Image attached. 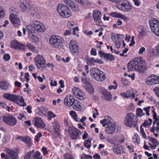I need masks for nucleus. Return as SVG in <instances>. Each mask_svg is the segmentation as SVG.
<instances>
[{"label": "nucleus", "mask_w": 159, "mask_h": 159, "mask_svg": "<svg viewBox=\"0 0 159 159\" xmlns=\"http://www.w3.org/2000/svg\"><path fill=\"white\" fill-rule=\"evenodd\" d=\"M26 29L28 33L29 37L32 40L36 37L34 33L37 32H43L45 30V28L43 24L40 22L34 20L30 24L26 26Z\"/></svg>", "instance_id": "obj_1"}, {"label": "nucleus", "mask_w": 159, "mask_h": 159, "mask_svg": "<svg viewBox=\"0 0 159 159\" xmlns=\"http://www.w3.org/2000/svg\"><path fill=\"white\" fill-rule=\"evenodd\" d=\"M144 61L142 58L135 59L130 61L128 64V71L136 70L139 73H143L146 70Z\"/></svg>", "instance_id": "obj_2"}, {"label": "nucleus", "mask_w": 159, "mask_h": 159, "mask_svg": "<svg viewBox=\"0 0 159 159\" xmlns=\"http://www.w3.org/2000/svg\"><path fill=\"white\" fill-rule=\"evenodd\" d=\"M101 124H102L103 127L107 125L106 129V132L109 134H113L115 131L116 124L115 123L112 119L109 116H106L104 119L100 121Z\"/></svg>", "instance_id": "obj_3"}, {"label": "nucleus", "mask_w": 159, "mask_h": 159, "mask_svg": "<svg viewBox=\"0 0 159 159\" xmlns=\"http://www.w3.org/2000/svg\"><path fill=\"white\" fill-rule=\"evenodd\" d=\"M138 123V118L133 113H127L125 117L124 124L126 126L131 128L136 127Z\"/></svg>", "instance_id": "obj_4"}, {"label": "nucleus", "mask_w": 159, "mask_h": 159, "mask_svg": "<svg viewBox=\"0 0 159 159\" xmlns=\"http://www.w3.org/2000/svg\"><path fill=\"white\" fill-rule=\"evenodd\" d=\"M64 40L60 36L53 35L49 38V42L51 45L56 48H61L63 46Z\"/></svg>", "instance_id": "obj_5"}, {"label": "nucleus", "mask_w": 159, "mask_h": 159, "mask_svg": "<svg viewBox=\"0 0 159 159\" xmlns=\"http://www.w3.org/2000/svg\"><path fill=\"white\" fill-rule=\"evenodd\" d=\"M57 11L59 15L63 18H68L71 16L70 11L68 7L64 4H59L57 7Z\"/></svg>", "instance_id": "obj_6"}, {"label": "nucleus", "mask_w": 159, "mask_h": 159, "mask_svg": "<svg viewBox=\"0 0 159 159\" xmlns=\"http://www.w3.org/2000/svg\"><path fill=\"white\" fill-rule=\"evenodd\" d=\"M152 112L153 114V117L154 120L153 123V127L150 129V131L153 132L155 136L157 137L158 136L157 133L159 132V116H157L154 110H152Z\"/></svg>", "instance_id": "obj_7"}, {"label": "nucleus", "mask_w": 159, "mask_h": 159, "mask_svg": "<svg viewBox=\"0 0 159 159\" xmlns=\"http://www.w3.org/2000/svg\"><path fill=\"white\" fill-rule=\"evenodd\" d=\"M34 62L37 68L40 70H43L46 67V63L44 57L41 55L36 56L34 59Z\"/></svg>", "instance_id": "obj_8"}, {"label": "nucleus", "mask_w": 159, "mask_h": 159, "mask_svg": "<svg viewBox=\"0 0 159 159\" xmlns=\"http://www.w3.org/2000/svg\"><path fill=\"white\" fill-rule=\"evenodd\" d=\"M117 5V7L120 10L124 12L128 11L132 9V6L129 2L126 0H122Z\"/></svg>", "instance_id": "obj_9"}, {"label": "nucleus", "mask_w": 159, "mask_h": 159, "mask_svg": "<svg viewBox=\"0 0 159 159\" xmlns=\"http://www.w3.org/2000/svg\"><path fill=\"white\" fill-rule=\"evenodd\" d=\"M2 120L5 123L10 126H14L17 123L16 118L12 115H5L3 116Z\"/></svg>", "instance_id": "obj_10"}, {"label": "nucleus", "mask_w": 159, "mask_h": 159, "mask_svg": "<svg viewBox=\"0 0 159 159\" xmlns=\"http://www.w3.org/2000/svg\"><path fill=\"white\" fill-rule=\"evenodd\" d=\"M149 25L152 31L156 35L159 36V20L152 19L149 21Z\"/></svg>", "instance_id": "obj_11"}, {"label": "nucleus", "mask_w": 159, "mask_h": 159, "mask_svg": "<svg viewBox=\"0 0 159 159\" xmlns=\"http://www.w3.org/2000/svg\"><path fill=\"white\" fill-rule=\"evenodd\" d=\"M124 37L123 35L118 34H113L111 36V39L115 43V47L119 49L120 48Z\"/></svg>", "instance_id": "obj_12"}, {"label": "nucleus", "mask_w": 159, "mask_h": 159, "mask_svg": "<svg viewBox=\"0 0 159 159\" xmlns=\"http://www.w3.org/2000/svg\"><path fill=\"white\" fill-rule=\"evenodd\" d=\"M146 83L148 85H154L159 84V77L152 75L148 76L145 80Z\"/></svg>", "instance_id": "obj_13"}, {"label": "nucleus", "mask_w": 159, "mask_h": 159, "mask_svg": "<svg viewBox=\"0 0 159 159\" xmlns=\"http://www.w3.org/2000/svg\"><path fill=\"white\" fill-rule=\"evenodd\" d=\"M52 127L54 131V136L55 138H62V136L60 134V125L56 120L52 123Z\"/></svg>", "instance_id": "obj_14"}, {"label": "nucleus", "mask_w": 159, "mask_h": 159, "mask_svg": "<svg viewBox=\"0 0 159 159\" xmlns=\"http://www.w3.org/2000/svg\"><path fill=\"white\" fill-rule=\"evenodd\" d=\"M72 92L76 98L80 100H82L86 98L84 93L78 88L74 87L72 89Z\"/></svg>", "instance_id": "obj_15"}, {"label": "nucleus", "mask_w": 159, "mask_h": 159, "mask_svg": "<svg viewBox=\"0 0 159 159\" xmlns=\"http://www.w3.org/2000/svg\"><path fill=\"white\" fill-rule=\"evenodd\" d=\"M65 131L69 133V135L72 139H76L79 133V131L77 129L73 127H69L68 129L66 128Z\"/></svg>", "instance_id": "obj_16"}, {"label": "nucleus", "mask_w": 159, "mask_h": 159, "mask_svg": "<svg viewBox=\"0 0 159 159\" xmlns=\"http://www.w3.org/2000/svg\"><path fill=\"white\" fill-rule=\"evenodd\" d=\"M4 151L9 155H5L4 157L5 159H9L10 157L11 159H18L17 154L14 151L8 148H5Z\"/></svg>", "instance_id": "obj_17"}, {"label": "nucleus", "mask_w": 159, "mask_h": 159, "mask_svg": "<svg viewBox=\"0 0 159 159\" xmlns=\"http://www.w3.org/2000/svg\"><path fill=\"white\" fill-rule=\"evenodd\" d=\"M101 16V13L100 11L97 10H95L93 11V16L94 21L97 25H99L102 22Z\"/></svg>", "instance_id": "obj_18"}, {"label": "nucleus", "mask_w": 159, "mask_h": 159, "mask_svg": "<svg viewBox=\"0 0 159 159\" xmlns=\"http://www.w3.org/2000/svg\"><path fill=\"white\" fill-rule=\"evenodd\" d=\"M69 48L71 52L73 53L79 52V46L77 44L75 40H71L69 43Z\"/></svg>", "instance_id": "obj_19"}, {"label": "nucleus", "mask_w": 159, "mask_h": 159, "mask_svg": "<svg viewBox=\"0 0 159 159\" xmlns=\"http://www.w3.org/2000/svg\"><path fill=\"white\" fill-rule=\"evenodd\" d=\"M10 19L15 27H17L20 25V20L16 15L13 14H11L10 16Z\"/></svg>", "instance_id": "obj_20"}, {"label": "nucleus", "mask_w": 159, "mask_h": 159, "mask_svg": "<svg viewBox=\"0 0 159 159\" xmlns=\"http://www.w3.org/2000/svg\"><path fill=\"white\" fill-rule=\"evenodd\" d=\"M18 96V95L10 93H4L3 95V97L15 103L17 102Z\"/></svg>", "instance_id": "obj_21"}, {"label": "nucleus", "mask_w": 159, "mask_h": 159, "mask_svg": "<svg viewBox=\"0 0 159 159\" xmlns=\"http://www.w3.org/2000/svg\"><path fill=\"white\" fill-rule=\"evenodd\" d=\"M11 46L15 49H20L25 50L26 48L25 45L21 44L16 40H13L11 42Z\"/></svg>", "instance_id": "obj_22"}, {"label": "nucleus", "mask_w": 159, "mask_h": 159, "mask_svg": "<svg viewBox=\"0 0 159 159\" xmlns=\"http://www.w3.org/2000/svg\"><path fill=\"white\" fill-rule=\"evenodd\" d=\"M101 96L103 99L107 101L111 100L112 97L111 93L105 89H102L101 92Z\"/></svg>", "instance_id": "obj_23"}, {"label": "nucleus", "mask_w": 159, "mask_h": 159, "mask_svg": "<svg viewBox=\"0 0 159 159\" xmlns=\"http://www.w3.org/2000/svg\"><path fill=\"white\" fill-rule=\"evenodd\" d=\"M98 52L101 57L105 59L107 61H112L114 60V56L110 54L106 53L102 51H99Z\"/></svg>", "instance_id": "obj_24"}, {"label": "nucleus", "mask_w": 159, "mask_h": 159, "mask_svg": "<svg viewBox=\"0 0 159 159\" xmlns=\"http://www.w3.org/2000/svg\"><path fill=\"white\" fill-rule=\"evenodd\" d=\"M64 3L67 6L69 7L71 10L74 11L78 10V6L71 0H65Z\"/></svg>", "instance_id": "obj_25"}, {"label": "nucleus", "mask_w": 159, "mask_h": 159, "mask_svg": "<svg viewBox=\"0 0 159 159\" xmlns=\"http://www.w3.org/2000/svg\"><path fill=\"white\" fill-rule=\"evenodd\" d=\"M75 100V99L72 96L67 95L64 99V103L66 106L70 107L72 106Z\"/></svg>", "instance_id": "obj_26"}, {"label": "nucleus", "mask_w": 159, "mask_h": 159, "mask_svg": "<svg viewBox=\"0 0 159 159\" xmlns=\"http://www.w3.org/2000/svg\"><path fill=\"white\" fill-rule=\"evenodd\" d=\"M31 7L30 4L26 1L21 2L20 5V7L23 11H26L30 10Z\"/></svg>", "instance_id": "obj_27"}, {"label": "nucleus", "mask_w": 159, "mask_h": 159, "mask_svg": "<svg viewBox=\"0 0 159 159\" xmlns=\"http://www.w3.org/2000/svg\"><path fill=\"white\" fill-rule=\"evenodd\" d=\"M34 125L38 128H43L45 126V124L42 120L41 118H36Z\"/></svg>", "instance_id": "obj_28"}, {"label": "nucleus", "mask_w": 159, "mask_h": 159, "mask_svg": "<svg viewBox=\"0 0 159 159\" xmlns=\"http://www.w3.org/2000/svg\"><path fill=\"white\" fill-rule=\"evenodd\" d=\"M100 72H101V70L97 68H92L90 70V74L92 77L94 79Z\"/></svg>", "instance_id": "obj_29"}, {"label": "nucleus", "mask_w": 159, "mask_h": 159, "mask_svg": "<svg viewBox=\"0 0 159 159\" xmlns=\"http://www.w3.org/2000/svg\"><path fill=\"white\" fill-rule=\"evenodd\" d=\"M106 78L105 74L101 71V72H100L99 74L97 75L95 80L98 82H103Z\"/></svg>", "instance_id": "obj_30"}, {"label": "nucleus", "mask_w": 159, "mask_h": 159, "mask_svg": "<svg viewBox=\"0 0 159 159\" xmlns=\"http://www.w3.org/2000/svg\"><path fill=\"white\" fill-rule=\"evenodd\" d=\"M0 87L3 90H7L11 86L7 82L4 81L0 82Z\"/></svg>", "instance_id": "obj_31"}, {"label": "nucleus", "mask_w": 159, "mask_h": 159, "mask_svg": "<svg viewBox=\"0 0 159 159\" xmlns=\"http://www.w3.org/2000/svg\"><path fill=\"white\" fill-rule=\"evenodd\" d=\"M138 31L139 32V36L141 37L145 36L147 34V30L145 27L143 26H140L138 28Z\"/></svg>", "instance_id": "obj_32"}, {"label": "nucleus", "mask_w": 159, "mask_h": 159, "mask_svg": "<svg viewBox=\"0 0 159 159\" xmlns=\"http://www.w3.org/2000/svg\"><path fill=\"white\" fill-rule=\"evenodd\" d=\"M148 144L151 149H154L159 144V142L157 141V140H150L148 142Z\"/></svg>", "instance_id": "obj_33"}, {"label": "nucleus", "mask_w": 159, "mask_h": 159, "mask_svg": "<svg viewBox=\"0 0 159 159\" xmlns=\"http://www.w3.org/2000/svg\"><path fill=\"white\" fill-rule=\"evenodd\" d=\"M72 106L74 109L77 111L80 110L82 108L80 102L76 99H75Z\"/></svg>", "instance_id": "obj_34"}, {"label": "nucleus", "mask_w": 159, "mask_h": 159, "mask_svg": "<svg viewBox=\"0 0 159 159\" xmlns=\"http://www.w3.org/2000/svg\"><path fill=\"white\" fill-rule=\"evenodd\" d=\"M15 103L22 107L25 106L26 105V104L25 102L24 99L22 97L20 96L19 95L18 97L17 102H16Z\"/></svg>", "instance_id": "obj_35"}, {"label": "nucleus", "mask_w": 159, "mask_h": 159, "mask_svg": "<svg viewBox=\"0 0 159 159\" xmlns=\"http://www.w3.org/2000/svg\"><path fill=\"white\" fill-rule=\"evenodd\" d=\"M85 90L89 93H91L93 92V89L92 85L89 83H87L84 86Z\"/></svg>", "instance_id": "obj_36"}, {"label": "nucleus", "mask_w": 159, "mask_h": 159, "mask_svg": "<svg viewBox=\"0 0 159 159\" xmlns=\"http://www.w3.org/2000/svg\"><path fill=\"white\" fill-rule=\"evenodd\" d=\"M70 115L76 122H79L80 118L77 117V115L75 111H71L70 112Z\"/></svg>", "instance_id": "obj_37"}, {"label": "nucleus", "mask_w": 159, "mask_h": 159, "mask_svg": "<svg viewBox=\"0 0 159 159\" xmlns=\"http://www.w3.org/2000/svg\"><path fill=\"white\" fill-rule=\"evenodd\" d=\"M145 115V113L143 112V110L140 108H137L136 109V116L141 117Z\"/></svg>", "instance_id": "obj_38"}, {"label": "nucleus", "mask_w": 159, "mask_h": 159, "mask_svg": "<svg viewBox=\"0 0 159 159\" xmlns=\"http://www.w3.org/2000/svg\"><path fill=\"white\" fill-rule=\"evenodd\" d=\"M26 45L31 51L37 53L39 52L38 50L30 43H27Z\"/></svg>", "instance_id": "obj_39"}, {"label": "nucleus", "mask_w": 159, "mask_h": 159, "mask_svg": "<svg viewBox=\"0 0 159 159\" xmlns=\"http://www.w3.org/2000/svg\"><path fill=\"white\" fill-rule=\"evenodd\" d=\"M42 158L40 153L39 151H37L34 153V155L31 159H42Z\"/></svg>", "instance_id": "obj_40"}, {"label": "nucleus", "mask_w": 159, "mask_h": 159, "mask_svg": "<svg viewBox=\"0 0 159 159\" xmlns=\"http://www.w3.org/2000/svg\"><path fill=\"white\" fill-rule=\"evenodd\" d=\"M34 150H33L30 152H28L26 154L24 157L25 159H29L31 158V159L33 155Z\"/></svg>", "instance_id": "obj_41"}, {"label": "nucleus", "mask_w": 159, "mask_h": 159, "mask_svg": "<svg viewBox=\"0 0 159 159\" xmlns=\"http://www.w3.org/2000/svg\"><path fill=\"white\" fill-rule=\"evenodd\" d=\"M124 148L121 146L116 148V152L117 154H120L124 152Z\"/></svg>", "instance_id": "obj_42"}, {"label": "nucleus", "mask_w": 159, "mask_h": 159, "mask_svg": "<svg viewBox=\"0 0 159 159\" xmlns=\"http://www.w3.org/2000/svg\"><path fill=\"white\" fill-rule=\"evenodd\" d=\"M84 145L88 149H89L91 147V141L90 140H86L84 142Z\"/></svg>", "instance_id": "obj_43"}, {"label": "nucleus", "mask_w": 159, "mask_h": 159, "mask_svg": "<svg viewBox=\"0 0 159 159\" xmlns=\"http://www.w3.org/2000/svg\"><path fill=\"white\" fill-rule=\"evenodd\" d=\"M129 91H127L125 93H120L121 95L124 96L125 98H128L131 96V93H130Z\"/></svg>", "instance_id": "obj_44"}, {"label": "nucleus", "mask_w": 159, "mask_h": 159, "mask_svg": "<svg viewBox=\"0 0 159 159\" xmlns=\"http://www.w3.org/2000/svg\"><path fill=\"white\" fill-rule=\"evenodd\" d=\"M152 120L150 119H149L148 120H145L143 123V125L144 127H146L151 124Z\"/></svg>", "instance_id": "obj_45"}, {"label": "nucleus", "mask_w": 159, "mask_h": 159, "mask_svg": "<svg viewBox=\"0 0 159 159\" xmlns=\"http://www.w3.org/2000/svg\"><path fill=\"white\" fill-rule=\"evenodd\" d=\"M48 119L49 120H51L52 118L56 117V115L51 111H49L48 112Z\"/></svg>", "instance_id": "obj_46"}, {"label": "nucleus", "mask_w": 159, "mask_h": 159, "mask_svg": "<svg viewBox=\"0 0 159 159\" xmlns=\"http://www.w3.org/2000/svg\"><path fill=\"white\" fill-rule=\"evenodd\" d=\"M64 159H74L72 154L69 153L65 154L64 156Z\"/></svg>", "instance_id": "obj_47"}, {"label": "nucleus", "mask_w": 159, "mask_h": 159, "mask_svg": "<svg viewBox=\"0 0 159 159\" xmlns=\"http://www.w3.org/2000/svg\"><path fill=\"white\" fill-rule=\"evenodd\" d=\"M120 14L119 13L112 12L110 14V15L114 17L119 18Z\"/></svg>", "instance_id": "obj_48"}, {"label": "nucleus", "mask_w": 159, "mask_h": 159, "mask_svg": "<svg viewBox=\"0 0 159 159\" xmlns=\"http://www.w3.org/2000/svg\"><path fill=\"white\" fill-rule=\"evenodd\" d=\"M22 141L26 144L28 147H30L31 145V140H22Z\"/></svg>", "instance_id": "obj_49"}, {"label": "nucleus", "mask_w": 159, "mask_h": 159, "mask_svg": "<svg viewBox=\"0 0 159 159\" xmlns=\"http://www.w3.org/2000/svg\"><path fill=\"white\" fill-rule=\"evenodd\" d=\"M10 58L11 57L10 55L7 53L5 54L3 57V59L6 61H9Z\"/></svg>", "instance_id": "obj_50"}, {"label": "nucleus", "mask_w": 159, "mask_h": 159, "mask_svg": "<svg viewBox=\"0 0 159 159\" xmlns=\"http://www.w3.org/2000/svg\"><path fill=\"white\" fill-rule=\"evenodd\" d=\"M92 157L91 155L84 154L81 157V159H92Z\"/></svg>", "instance_id": "obj_51"}, {"label": "nucleus", "mask_w": 159, "mask_h": 159, "mask_svg": "<svg viewBox=\"0 0 159 159\" xmlns=\"http://www.w3.org/2000/svg\"><path fill=\"white\" fill-rule=\"evenodd\" d=\"M154 52L156 56H159V44L156 47Z\"/></svg>", "instance_id": "obj_52"}, {"label": "nucleus", "mask_w": 159, "mask_h": 159, "mask_svg": "<svg viewBox=\"0 0 159 159\" xmlns=\"http://www.w3.org/2000/svg\"><path fill=\"white\" fill-rule=\"evenodd\" d=\"M5 15V12L4 10L0 6V18L4 17Z\"/></svg>", "instance_id": "obj_53"}, {"label": "nucleus", "mask_w": 159, "mask_h": 159, "mask_svg": "<svg viewBox=\"0 0 159 159\" xmlns=\"http://www.w3.org/2000/svg\"><path fill=\"white\" fill-rule=\"evenodd\" d=\"M41 151L43 154L45 155H47L48 154V151L47 150V148L45 147H43Z\"/></svg>", "instance_id": "obj_54"}, {"label": "nucleus", "mask_w": 159, "mask_h": 159, "mask_svg": "<svg viewBox=\"0 0 159 159\" xmlns=\"http://www.w3.org/2000/svg\"><path fill=\"white\" fill-rule=\"evenodd\" d=\"M42 75L43 77V78L39 76H37L36 77L37 79H38L40 82H42L43 81V80L46 79V77L43 74Z\"/></svg>", "instance_id": "obj_55"}, {"label": "nucleus", "mask_w": 159, "mask_h": 159, "mask_svg": "<svg viewBox=\"0 0 159 159\" xmlns=\"http://www.w3.org/2000/svg\"><path fill=\"white\" fill-rule=\"evenodd\" d=\"M153 90L157 96L159 98V88H155Z\"/></svg>", "instance_id": "obj_56"}, {"label": "nucleus", "mask_w": 159, "mask_h": 159, "mask_svg": "<svg viewBox=\"0 0 159 159\" xmlns=\"http://www.w3.org/2000/svg\"><path fill=\"white\" fill-rule=\"evenodd\" d=\"M94 111H93V117L94 118H95L96 117V116L99 115V113L98 112V110L97 108H95Z\"/></svg>", "instance_id": "obj_57"}, {"label": "nucleus", "mask_w": 159, "mask_h": 159, "mask_svg": "<svg viewBox=\"0 0 159 159\" xmlns=\"http://www.w3.org/2000/svg\"><path fill=\"white\" fill-rule=\"evenodd\" d=\"M119 18L124 20L125 21H128V18L125 15H122L121 14H120Z\"/></svg>", "instance_id": "obj_58"}, {"label": "nucleus", "mask_w": 159, "mask_h": 159, "mask_svg": "<svg viewBox=\"0 0 159 159\" xmlns=\"http://www.w3.org/2000/svg\"><path fill=\"white\" fill-rule=\"evenodd\" d=\"M74 23L73 22L69 21L67 23V27L69 29H73L72 27L73 26Z\"/></svg>", "instance_id": "obj_59"}, {"label": "nucleus", "mask_w": 159, "mask_h": 159, "mask_svg": "<svg viewBox=\"0 0 159 159\" xmlns=\"http://www.w3.org/2000/svg\"><path fill=\"white\" fill-rule=\"evenodd\" d=\"M151 107L150 106H148L147 107H144L143 108V110L146 112V114L148 116L149 115V111L150 108Z\"/></svg>", "instance_id": "obj_60"}, {"label": "nucleus", "mask_w": 159, "mask_h": 159, "mask_svg": "<svg viewBox=\"0 0 159 159\" xmlns=\"http://www.w3.org/2000/svg\"><path fill=\"white\" fill-rule=\"evenodd\" d=\"M95 59H94V58H89L88 60V63L89 65H91L93 63L95 62Z\"/></svg>", "instance_id": "obj_61"}, {"label": "nucleus", "mask_w": 159, "mask_h": 159, "mask_svg": "<svg viewBox=\"0 0 159 159\" xmlns=\"http://www.w3.org/2000/svg\"><path fill=\"white\" fill-rule=\"evenodd\" d=\"M0 105L1 106H2L3 108H6V109H7V108H9V107L7 106L6 104L4 102H0Z\"/></svg>", "instance_id": "obj_62"}, {"label": "nucleus", "mask_w": 159, "mask_h": 159, "mask_svg": "<svg viewBox=\"0 0 159 159\" xmlns=\"http://www.w3.org/2000/svg\"><path fill=\"white\" fill-rule=\"evenodd\" d=\"M135 6L138 7L140 4V2L139 0H133Z\"/></svg>", "instance_id": "obj_63"}, {"label": "nucleus", "mask_w": 159, "mask_h": 159, "mask_svg": "<svg viewBox=\"0 0 159 159\" xmlns=\"http://www.w3.org/2000/svg\"><path fill=\"white\" fill-rule=\"evenodd\" d=\"M145 51V48L144 47H141L139 49V50L138 52L139 54H142L143 52H144Z\"/></svg>", "instance_id": "obj_64"}]
</instances>
